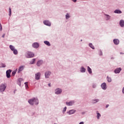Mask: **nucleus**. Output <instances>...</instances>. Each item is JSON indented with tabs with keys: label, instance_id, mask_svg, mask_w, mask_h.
<instances>
[{
	"label": "nucleus",
	"instance_id": "f257e3e1",
	"mask_svg": "<svg viewBox=\"0 0 124 124\" xmlns=\"http://www.w3.org/2000/svg\"><path fill=\"white\" fill-rule=\"evenodd\" d=\"M28 102L31 105H33V104L37 105L38 104V99L34 98L29 100Z\"/></svg>",
	"mask_w": 124,
	"mask_h": 124
},
{
	"label": "nucleus",
	"instance_id": "f03ea898",
	"mask_svg": "<svg viewBox=\"0 0 124 124\" xmlns=\"http://www.w3.org/2000/svg\"><path fill=\"white\" fill-rule=\"evenodd\" d=\"M5 89H6V85L4 84H1L0 86V92H4V91H5Z\"/></svg>",
	"mask_w": 124,
	"mask_h": 124
},
{
	"label": "nucleus",
	"instance_id": "7ed1b4c3",
	"mask_svg": "<svg viewBox=\"0 0 124 124\" xmlns=\"http://www.w3.org/2000/svg\"><path fill=\"white\" fill-rule=\"evenodd\" d=\"M27 58H33L34 57V54L32 52H28L27 55Z\"/></svg>",
	"mask_w": 124,
	"mask_h": 124
},
{
	"label": "nucleus",
	"instance_id": "20e7f679",
	"mask_svg": "<svg viewBox=\"0 0 124 124\" xmlns=\"http://www.w3.org/2000/svg\"><path fill=\"white\" fill-rule=\"evenodd\" d=\"M62 89L58 88V89H56L55 93H56V94H60V93H62Z\"/></svg>",
	"mask_w": 124,
	"mask_h": 124
},
{
	"label": "nucleus",
	"instance_id": "39448f33",
	"mask_svg": "<svg viewBox=\"0 0 124 124\" xmlns=\"http://www.w3.org/2000/svg\"><path fill=\"white\" fill-rule=\"evenodd\" d=\"M6 77H7V78H10V74L11 73V70H7L6 72Z\"/></svg>",
	"mask_w": 124,
	"mask_h": 124
},
{
	"label": "nucleus",
	"instance_id": "423d86ee",
	"mask_svg": "<svg viewBox=\"0 0 124 124\" xmlns=\"http://www.w3.org/2000/svg\"><path fill=\"white\" fill-rule=\"evenodd\" d=\"M44 25H46V26H51V23L49 22L48 20H45L43 22Z\"/></svg>",
	"mask_w": 124,
	"mask_h": 124
},
{
	"label": "nucleus",
	"instance_id": "0eeeda50",
	"mask_svg": "<svg viewBox=\"0 0 124 124\" xmlns=\"http://www.w3.org/2000/svg\"><path fill=\"white\" fill-rule=\"evenodd\" d=\"M35 79L36 80H39L40 79V73H37L35 74Z\"/></svg>",
	"mask_w": 124,
	"mask_h": 124
},
{
	"label": "nucleus",
	"instance_id": "6e6552de",
	"mask_svg": "<svg viewBox=\"0 0 124 124\" xmlns=\"http://www.w3.org/2000/svg\"><path fill=\"white\" fill-rule=\"evenodd\" d=\"M66 104L67 106H72V105H73V104H74V101H72L69 102H66Z\"/></svg>",
	"mask_w": 124,
	"mask_h": 124
},
{
	"label": "nucleus",
	"instance_id": "1a4fd4ad",
	"mask_svg": "<svg viewBox=\"0 0 124 124\" xmlns=\"http://www.w3.org/2000/svg\"><path fill=\"white\" fill-rule=\"evenodd\" d=\"M101 88L103 89V90H106L107 89L106 87V84L105 82L103 83L101 85Z\"/></svg>",
	"mask_w": 124,
	"mask_h": 124
},
{
	"label": "nucleus",
	"instance_id": "9d476101",
	"mask_svg": "<svg viewBox=\"0 0 124 124\" xmlns=\"http://www.w3.org/2000/svg\"><path fill=\"white\" fill-rule=\"evenodd\" d=\"M121 71V68L120 67L117 68L114 70V72L115 74H119Z\"/></svg>",
	"mask_w": 124,
	"mask_h": 124
},
{
	"label": "nucleus",
	"instance_id": "9b49d317",
	"mask_svg": "<svg viewBox=\"0 0 124 124\" xmlns=\"http://www.w3.org/2000/svg\"><path fill=\"white\" fill-rule=\"evenodd\" d=\"M50 75H51V72H46L45 73V77L46 78H49L50 77Z\"/></svg>",
	"mask_w": 124,
	"mask_h": 124
},
{
	"label": "nucleus",
	"instance_id": "f8f14e48",
	"mask_svg": "<svg viewBox=\"0 0 124 124\" xmlns=\"http://www.w3.org/2000/svg\"><path fill=\"white\" fill-rule=\"evenodd\" d=\"M32 46L34 48H38L39 47V45L38 43H34L33 44Z\"/></svg>",
	"mask_w": 124,
	"mask_h": 124
},
{
	"label": "nucleus",
	"instance_id": "ddd939ff",
	"mask_svg": "<svg viewBox=\"0 0 124 124\" xmlns=\"http://www.w3.org/2000/svg\"><path fill=\"white\" fill-rule=\"evenodd\" d=\"M24 67H25V66H20L18 68V71L17 72L18 73H20V72H21V71H22L24 69Z\"/></svg>",
	"mask_w": 124,
	"mask_h": 124
},
{
	"label": "nucleus",
	"instance_id": "4468645a",
	"mask_svg": "<svg viewBox=\"0 0 124 124\" xmlns=\"http://www.w3.org/2000/svg\"><path fill=\"white\" fill-rule=\"evenodd\" d=\"M120 25L121 27H124V20H121L120 21Z\"/></svg>",
	"mask_w": 124,
	"mask_h": 124
},
{
	"label": "nucleus",
	"instance_id": "2eb2a0df",
	"mask_svg": "<svg viewBox=\"0 0 124 124\" xmlns=\"http://www.w3.org/2000/svg\"><path fill=\"white\" fill-rule=\"evenodd\" d=\"M113 43L115 45H118L119 43V40L118 39H114Z\"/></svg>",
	"mask_w": 124,
	"mask_h": 124
},
{
	"label": "nucleus",
	"instance_id": "dca6fc26",
	"mask_svg": "<svg viewBox=\"0 0 124 124\" xmlns=\"http://www.w3.org/2000/svg\"><path fill=\"white\" fill-rule=\"evenodd\" d=\"M75 112V110L72 109L68 111V114L69 115H72V114H74Z\"/></svg>",
	"mask_w": 124,
	"mask_h": 124
},
{
	"label": "nucleus",
	"instance_id": "f3484780",
	"mask_svg": "<svg viewBox=\"0 0 124 124\" xmlns=\"http://www.w3.org/2000/svg\"><path fill=\"white\" fill-rule=\"evenodd\" d=\"M43 63V62L42 61H39L37 63V65L38 66H40Z\"/></svg>",
	"mask_w": 124,
	"mask_h": 124
},
{
	"label": "nucleus",
	"instance_id": "a211bd4d",
	"mask_svg": "<svg viewBox=\"0 0 124 124\" xmlns=\"http://www.w3.org/2000/svg\"><path fill=\"white\" fill-rule=\"evenodd\" d=\"M80 72L81 73L86 72V68H84V67H81V68H80Z\"/></svg>",
	"mask_w": 124,
	"mask_h": 124
},
{
	"label": "nucleus",
	"instance_id": "6ab92c4d",
	"mask_svg": "<svg viewBox=\"0 0 124 124\" xmlns=\"http://www.w3.org/2000/svg\"><path fill=\"white\" fill-rule=\"evenodd\" d=\"M87 70H88V72L89 73V74H90L93 73V72L92 71V69L91 68H90V66L87 67Z\"/></svg>",
	"mask_w": 124,
	"mask_h": 124
},
{
	"label": "nucleus",
	"instance_id": "aec40b11",
	"mask_svg": "<svg viewBox=\"0 0 124 124\" xmlns=\"http://www.w3.org/2000/svg\"><path fill=\"white\" fill-rule=\"evenodd\" d=\"M44 43L45 44H46V45H47V46H51V44H50V42H49L47 41H44Z\"/></svg>",
	"mask_w": 124,
	"mask_h": 124
},
{
	"label": "nucleus",
	"instance_id": "412c9836",
	"mask_svg": "<svg viewBox=\"0 0 124 124\" xmlns=\"http://www.w3.org/2000/svg\"><path fill=\"white\" fill-rule=\"evenodd\" d=\"M114 13L120 14L122 13V12H121V11H120V10H115V11H114Z\"/></svg>",
	"mask_w": 124,
	"mask_h": 124
},
{
	"label": "nucleus",
	"instance_id": "4be33fe9",
	"mask_svg": "<svg viewBox=\"0 0 124 124\" xmlns=\"http://www.w3.org/2000/svg\"><path fill=\"white\" fill-rule=\"evenodd\" d=\"M10 48L12 51H14V50H15V47L12 45L10 46Z\"/></svg>",
	"mask_w": 124,
	"mask_h": 124
},
{
	"label": "nucleus",
	"instance_id": "5701e85b",
	"mask_svg": "<svg viewBox=\"0 0 124 124\" xmlns=\"http://www.w3.org/2000/svg\"><path fill=\"white\" fill-rule=\"evenodd\" d=\"M89 46L90 47L92 48L93 49H94V46H93V44L92 43H90L89 44Z\"/></svg>",
	"mask_w": 124,
	"mask_h": 124
},
{
	"label": "nucleus",
	"instance_id": "b1692460",
	"mask_svg": "<svg viewBox=\"0 0 124 124\" xmlns=\"http://www.w3.org/2000/svg\"><path fill=\"white\" fill-rule=\"evenodd\" d=\"M107 81L108 82H111V78H110L108 77V76L107 77Z\"/></svg>",
	"mask_w": 124,
	"mask_h": 124
},
{
	"label": "nucleus",
	"instance_id": "393cba45",
	"mask_svg": "<svg viewBox=\"0 0 124 124\" xmlns=\"http://www.w3.org/2000/svg\"><path fill=\"white\" fill-rule=\"evenodd\" d=\"M35 62V59H32V61L30 62V64H33Z\"/></svg>",
	"mask_w": 124,
	"mask_h": 124
},
{
	"label": "nucleus",
	"instance_id": "a878e982",
	"mask_svg": "<svg viewBox=\"0 0 124 124\" xmlns=\"http://www.w3.org/2000/svg\"><path fill=\"white\" fill-rule=\"evenodd\" d=\"M13 51V53L14 54H15V55H17V54H18V51H17V50L15 49Z\"/></svg>",
	"mask_w": 124,
	"mask_h": 124
},
{
	"label": "nucleus",
	"instance_id": "bb28decb",
	"mask_svg": "<svg viewBox=\"0 0 124 124\" xmlns=\"http://www.w3.org/2000/svg\"><path fill=\"white\" fill-rule=\"evenodd\" d=\"M98 102H99V99H96L93 100V103H96Z\"/></svg>",
	"mask_w": 124,
	"mask_h": 124
},
{
	"label": "nucleus",
	"instance_id": "cd10ccee",
	"mask_svg": "<svg viewBox=\"0 0 124 124\" xmlns=\"http://www.w3.org/2000/svg\"><path fill=\"white\" fill-rule=\"evenodd\" d=\"M69 18H70V16L68 14H67L66 15V19H69Z\"/></svg>",
	"mask_w": 124,
	"mask_h": 124
},
{
	"label": "nucleus",
	"instance_id": "c85d7f7f",
	"mask_svg": "<svg viewBox=\"0 0 124 124\" xmlns=\"http://www.w3.org/2000/svg\"><path fill=\"white\" fill-rule=\"evenodd\" d=\"M97 119H99V117L101 116V114L99 113H98V112L97 113Z\"/></svg>",
	"mask_w": 124,
	"mask_h": 124
},
{
	"label": "nucleus",
	"instance_id": "c756f323",
	"mask_svg": "<svg viewBox=\"0 0 124 124\" xmlns=\"http://www.w3.org/2000/svg\"><path fill=\"white\" fill-rule=\"evenodd\" d=\"M16 74V71H14L12 72V76H14Z\"/></svg>",
	"mask_w": 124,
	"mask_h": 124
},
{
	"label": "nucleus",
	"instance_id": "7c9ffc66",
	"mask_svg": "<svg viewBox=\"0 0 124 124\" xmlns=\"http://www.w3.org/2000/svg\"><path fill=\"white\" fill-rule=\"evenodd\" d=\"M25 85L26 89H28V88H29V87L28 86V82H25Z\"/></svg>",
	"mask_w": 124,
	"mask_h": 124
},
{
	"label": "nucleus",
	"instance_id": "2f4dec72",
	"mask_svg": "<svg viewBox=\"0 0 124 124\" xmlns=\"http://www.w3.org/2000/svg\"><path fill=\"white\" fill-rule=\"evenodd\" d=\"M106 16L107 17V20H109L110 18V16L108 15H106Z\"/></svg>",
	"mask_w": 124,
	"mask_h": 124
},
{
	"label": "nucleus",
	"instance_id": "473e14b6",
	"mask_svg": "<svg viewBox=\"0 0 124 124\" xmlns=\"http://www.w3.org/2000/svg\"><path fill=\"white\" fill-rule=\"evenodd\" d=\"M9 16H11V8H9Z\"/></svg>",
	"mask_w": 124,
	"mask_h": 124
},
{
	"label": "nucleus",
	"instance_id": "72a5a7b5",
	"mask_svg": "<svg viewBox=\"0 0 124 124\" xmlns=\"http://www.w3.org/2000/svg\"><path fill=\"white\" fill-rule=\"evenodd\" d=\"M65 111H66V107L64 108L63 110V113H64V112H65Z\"/></svg>",
	"mask_w": 124,
	"mask_h": 124
},
{
	"label": "nucleus",
	"instance_id": "f704fd0d",
	"mask_svg": "<svg viewBox=\"0 0 124 124\" xmlns=\"http://www.w3.org/2000/svg\"><path fill=\"white\" fill-rule=\"evenodd\" d=\"M1 66L2 67H5V64H3V63H2L1 64Z\"/></svg>",
	"mask_w": 124,
	"mask_h": 124
},
{
	"label": "nucleus",
	"instance_id": "c9c22d12",
	"mask_svg": "<svg viewBox=\"0 0 124 124\" xmlns=\"http://www.w3.org/2000/svg\"><path fill=\"white\" fill-rule=\"evenodd\" d=\"M99 53H100V56H102V52H101V51H99Z\"/></svg>",
	"mask_w": 124,
	"mask_h": 124
},
{
	"label": "nucleus",
	"instance_id": "e433bc0d",
	"mask_svg": "<svg viewBox=\"0 0 124 124\" xmlns=\"http://www.w3.org/2000/svg\"><path fill=\"white\" fill-rule=\"evenodd\" d=\"M74 2H76L77 1V0H72Z\"/></svg>",
	"mask_w": 124,
	"mask_h": 124
},
{
	"label": "nucleus",
	"instance_id": "4c0bfd02",
	"mask_svg": "<svg viewBox=\"0 0 124 124\" xmlns=\"http://www.w3.org/2000/svg\"><path fill=\"white\" fill-rule=\"evenodd\" d=\"M79 124H84V122H81L80 123H79Z\"/></svg>",
	"mask_w": 124,
	"mask_h": 124
},
{
	"label": "nucleus",
	"instance_id": "58836bf2",
	"mask_svg": "<svg viewBox=\"0 0 124 124\" xmlns=\"http://www.w3.org/2000/svg\"><path fill=\"white\" fill-rule=\"evenodd\" d=\"M123 93H124V87L123 88V90H122Z\"/></svg>",
	"mask_w": 124,
	"mask_h": 124
},
{
	"label": "nucleus",
	"instance_id": "ea45409f",
	"mask_svg": "<svg viewBox=\"0 0 124 124\" xmlns=\"http://www.w3.org/2000/svg\"><path fill=\"white\" fill-rule=\"evenodd\" d=\"M108 106H109V105L108 104V105H106V108H108Z\"/></svg>",
	"mask_w": 124,
	"mask_h": 124
},
{
	"label": "nucleus",
	"instance_id": "a19ab883",
	"mask_svg": "<svg viewBox=\"0 0 124 124\" xmlns=\"http://www.w3.org/2000/svg\"><path fill=\"white\" fill-rule=\"evenodd\" d=\"M4 36H5V34H4L2 35V37L3 38V37H4Z\"/></svg>",
	"mask_w": 124,
	"mask_h": 124
},
{
	"label": "nucleus",
	"instance_id": "79ce46f5",
	"mask_svg": "<svg viewBox=\"0 0 124 124\" xmlns=\"http://www.w3.org/2000/svg\"><path fill=\"white\" fill-rule=\"evenodd\" d=\"M48 87H51V83L48 84Z\"/></svg>",
	"mask_w": 124,
	"mask_h": 124
},
{
	"label": "nucleus",
	"instance_id": "37998d69",
	"mask_svg": "<svg viewBox=\"0 0 124 124\" xmlns=\"http://www.w3.org/2000/svg\"><path fill=\"white\" fill-rule=\"evenodd\" d=\"M120 54H121V55L123 54H123H124V53L120 52Z\"/></svg>",
	"mask_w": 124,
	"mask_h": 124
},
{
	"label": "nucleus",
	"instance_id": "c03bdc74",
	"mask_svg": "<svg viewBox=\"0 0 124 124\" xmlns=\"http://www.w3.org/2000/svg\"><path fill=\"white\" fill-rule=\"evenodd\" d=\"M93 88H95V85H93Z\"/></svg>",
	"mask_w": 124,
	"mask_h": 124
},
{
	"label": "nucleus",
	"instance_id": "a18cd8bd",
	"mask_svg": "<svg viewBox=\"0 0 124 124\" xmlns=\"http://www.w3.org/2000/svg\"><path fill=\"white\" fill-rule=\"evenodd\" d=\"M0 27L1 29V24H0Z\"/></svg>",
	"mask_w": 124,
	"mask_h": 124
}]
</instances>
